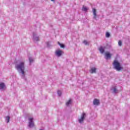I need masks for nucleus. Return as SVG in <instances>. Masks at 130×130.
<instances>
[{
  "instance_id": "obj_19",
  "label": "nucleus",
  "mask_w": 130,
  "mask_h": 130,
  "mask_svg": "<svg viewBox=\"0 0 130 130\" xmlns=\"http://www.w3.org/2000/svg\"><path fill=\"white\" fill-rule=\"evenodd\" d=\"M106 37L109 38V37H110V34L109 32H106Z\"/></svg>"
},
{
  "instance_id": "obj_7",
  "label": "nucleus",
  "mask_w": 130,
  "mask_h": 130,
  "mask_svg": "<svg viewBox=\"0 0 130 130\" xmlns=\"http://www.w3.org/2000/svg\"><path fill=\"white\" fill-rule=\"evenodd\" d=\"M0 90L2 91H4V90H6V85L5 83L3 82H0Z\"/></svg>"
},
{
  "instance_id": "obj_9",
  "label": "nucleus",
  "mask_w": 130,
  "mask_h": 130,
  "mask_svg": "<svg viewBox=\"0 0 130 130\" xmlns=\"http://www.w3.org/2000/svg\"><path fill=\"white\" fill-rule=\"evenodd\" d=\"M92 12L93 14V19H96L97 18V14L96 13V9H92Z\"/></svg>"
},
{
  "instance_id": "obj_3",
  "label": "nucleus",
  "mask_w": 130,
  "mask_h": 130,
  "mask_svg": "<svg viewBox=\"0 0 130 130\" xmlns=\"http://www.w3.org/2000/svg\"><path fill=\"white\" fill-rule=\"evenodd\" d=\"M34 118H28V126L31 128V127H34V121H33Z\"/></svg>"
},
{
  "instance_id": "obj_22",
  "label": "nucleus",
  "mask_w": 130,
  "mask_h": 130,
  "mask_svg": "<svg viewBox=\"0 0 130 130\" xmlns=\"http://www.w3.org/2000/svg\"><path fill=\"white\" fill-rule=\"evenodd\" d=\"M47 46L48 47H50V46H51V45H50V42H47Z\"/></svg>"
},
{
  "instance_id": "obj_20",
  "label": "nucleus",
  "mask_w": 130,
  "mask_h": 130,
  "mask_svg": "<svg viewBox=\"0 0 130 130\" xmlns=\"http://www.w3.org/2000/svg\"><path fill=\"white\" fill-rule=\"evenodd\" d=\"M118 44L119 46H121L122 45V42H121V41L119 40L118 41Z\"/></svg>"
},
{
  "instance_id": "obj_2",
  "label": "nucleus",
  "mask_w": 130,
  "mask_h": 130,
  "mask_svg": "<svg viewBox=\"0 0 130 130\" xmlns=\"http://www.w3.org/2000/svg\"><path fill=\"white\" fill-rule=\"evenodd\" d=\"M113 66L114 69L117 71V72H120L121 70L123 69V67L120 64V63L117 61V60H115L113 62Z\"/></svg>"
},
{
  "instance_id": "obj_1",
  "label": "nucleus",
  "mask_w": 130,
  "mask_h": 130,
  "mask_svg": "<svg viewBox=\"0 0 130 130\" xmlns=\"http://www.w3.org/2000/svg\"><path fill=\"white\" fill-rule=\"evenodd\" d=\"M15 69L19 74H21L22 79H25V62L20 61L15 65Z\"/></svg>"
},
{
  "instance_id": "obj_12",
  "label": "nucleus",
  "mask_w": 130,
  "mask_h": 130,
  "mask_svg": "<svg viewBox=\"0 0 130 130\" xmlns=\"http://www.w3.org/2000/svg\"><path fill=\"white\" fill-rule=\"evenodd\" d=\"M96 68H92L90 70V73H91V74H95L96 73Z\"/></svg>"
},
{
  "instance_id": "obj_5",
  "label": "nucleus",
  "mask_w": 130,
  "mask_h": 130,
  "mask_svg": "<svg viewBox=\"0 0 130 130\" xmlns=\"http://www.w3.org/2000/svg\"><path fill=\"white\" fill-rule=\"evenodd\" d=\"M86 117V113H83L82 114L81 118L79 119L78 121L79 123H83L84 120H85V118Z\"/></svg>"
},
{
  "instance_id": "obj_10",
  "label": "nucleus",
  "mask_w": 130,
  "mask_h": 130,
  "mask_svg": "<svg viewBox=\"0 0 130 130\" xmlns=\"http://www.w3.org/2000/svg\"><path fill=\"white\" fill-rule=\"evenodd\" d=\"M62 53V51L61 50H57L56 51V55L58 57L61 56Z\"/></svg>"
},
{
  "instance_id": "obj_23",
  "label": "nucleus",
  "mask_w": 130,
  "mask_h": 130,
  "mask_svg": "<svg viewBox=\"0 0 130 130\" xmlns=\"http://www.w3.org/2000/svg\"><path fill=\"white\" fill-rule=\"evenodd\" d=\"M83 43L85 45H87L88 44V42L87 41H84Z\"/></svg>"
},
{
  "instance_id": "obj_18",
  "label": "nucleus",
  "mask_w": 130,
  "mask_h": 130,
  "mask_svg": "<svg viewBox=\"0 0 130 130\" xmlns=\"http://www.w3.org/2000/svg\"><path fill=\"white\" fill-rule=\"evenodd\" d=\"M82 11H84V12H87L88 11V8L85 6H83L82 8Z\"/></svg>"
},
{
  "instance_id": "obj_6",
  "label": "nucleus",
  "mask_w": 130,
  "mask_h": 130,
  "mask_svg": "<svg viewBox=\"0 0 130 130\" xmlns=\"http://www.w3.org/2000/svg\"><path fill=\"white\" fill-rule=\"evenodd\" d=\"M112 55L109 53V52H107L105 53V58L106 59H110L111 58V56Z\"/></svg>"
},
{
  "instance_id": "obj_16",
  "label": "nucleus",
  "mask_w": 130,
  "mask_h": 130,
  "mask_svg": "<svg viewBox=\"0 0 130 130\" xmlns=\"http://www.w3.org/2000/svg\"><path fill=\"white\" fill-rule=\"evenodd\" d=\"M57 43L58 45H59L60 47H61V48H64L65 46L64 44H61L60 43H59V42H58Z\"/></svg>"
},
{
  "instance_id": "obj_17",
  "label": "nucleus",
  "mask_w": 130,
  "mask_h": 130,
  "mask_svg": "<svg viewBox=\"0 0 130 130\" xmlns=\"http://www.w3.org/2000/svg\"><path fill=\"white\" fill-rule=\"evenodd\" d=\"M72 104V100H70L68 102L66 103L67 106H69V105H71Z\"/></svg>"
},
{
  "instance_id": "obj_21",
  "label": "nucleus",
  "mask_w": 130,
  "mask_h": 130,
  "mask_svg": "<svg viewBox=\"0 0 130 130\" xmlns=\"http://www.w3.org/2000/svg\"><path fill=\"white\" fill-rule=\"evenodd\" d=\"M57 94H58V96H61V91H60V90H58V91H57Z\"/></svg>"
},
{
  "instance_id": "obj_11",
  "label": "nucleus",
  "mask_w": 130,
  "mask_h": 130,
  "mask_svg": "<svg viewBox=\"0 0 130 130\" xmlns=\"http://www.w3.org/2000/svg\"><path fill=\"white\" fill-rule=\"evenodd\" d=\"M99 50L100 51V52H101V53L103 54L104 53V52L105 51V50H104V48H103V47L101 46L99 48Z\"/></svg>"
},
{
  "instance_id": "obj_13",
  "label": "nucleus",
  "mask_w": 130,
  "mask_h": 130,
  "mask_svg": "<svg viewBox=\"0 0 130 130\" xmlns=\"http://www.w3.org/2000/svg\"><path fill=\"white\" fill-rule=\"evenodd\" d=\"M10 118L11 117L9 116H7L5 117V120L7 123L10 122Z\"/></svg>"
},
{
  "instance_id": "obj_14",
  "label": "nucleus",
  "mask_w": 130,
  "mask_h": 130,
  "mask_svg": "<svg viewBox=\"0 0 130 130\" xmlns=\"http://www.w3.org/2000/svg\"><path fill=\"white\" fill-rule=\"evenodd\" d=\"M111 90H113V92L115 93H118V90L116 89V86L113 87V89H112Z\"/></svg>"
},
{
  "instance_id": "obj_15",
  "label": "nucleus",
  "mask_w": 130,
  "mask_h": 130,
  "mask_svg": "<svg viewBox=\"0 0 130 130\" xmlns=\"http://www.w3.org/2000/svg\"><path fill=\"white\" fill-rule=\"evenodd\" d=\"M28 59L29 60V64L31 65V63H32V62L34 61V60L33 59V58H32L31 57H29Z\"/></svg>"
},
{
  "instance_id": "obj_4",
  "label": "nucleus",
  "mask_w": 130,
  "mask_h": 130,
  "mask_svg": "<svg viewBox=\"0 0 130 130\" xmlns=\"http://www.w3.org/2000/svg\"><path fill=\"white\" fill-rule=\"evenodd\" d=\"M33 39L32 40L35 42H38L39 41V36H37V34L36 32H33Z\"/></svg>"
},
{
  "instance_id": "obj_8",
  "label": "nucleus",
  "mask_w": 130,
  "mask_h": 130,
  "mask_svg": "<svg viewBox=\"0 0 130 130\" xmlns=\"http://www.w3.org/2000/svg\"><path fill=\"white\" fill-rule=\"evenodd\" d=\"M93 105L98 106V105L100 104V102L99 100H97L96 99H95L93 101Z\"/></svg>"
},
{
  "instance_id": "obj_24",
  "label": "nucleus",
  "mask_w": 130,
  "mask_h": 130,
  "mask_svg": "<svg viewBox=\"0 0 130 130\" xmlns=\"http://www.w3.org/2000/svg\"><path fill=\"white\" fill-rule=\"evenodd\" d=\"M52 2H53L54 0H51Z\"/></svg>"
}]
</instances>
